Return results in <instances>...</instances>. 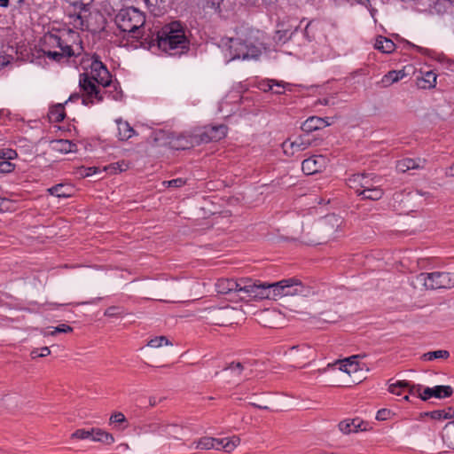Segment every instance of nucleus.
Segmentation results:
<instances>
[{"label":"nucleus","mask_w":454,"mask_h":454,"mask_svg":"<svg viewBox=\"0 0 454 454\" xmlns=\"http://www.w3.org/2000/svg\"><path fill=\"white\" fill-rule=\"evenodd\" d=\"M240 442V439L238 436H232L231 438H224L223 450L225 452H231Z\"/></svg>","instance_id":"obj_39"},{"label":"nucleus","mask_w":454,"mask_h":454,"mask_svg":"<svg viewBox=\"0 0 454 454\" xmlns=\"http://www.w3.org/2000/svg\"><path fill=\"white\" fill-rule=\"evenodd\" d=\"M437 75L433 71L426 72L423 76L418 77V86L421 89H432L436 84Z\"/></svg>","instance_id":"obj_26"},{"label":"nucleus","mask_w":454,"mask_h":454,"mask_svg":"<svg viewBox=\"0 0 454 454\" xmlns=\"http://www.w3.org/2000/svg\"><path fill=\"white\" fill-rule=\"evenodd\" d=\"M442 411H444L446 412V419L454 418V409L453 408L449 407L447 409H443Z\"/></svg>","instance_id":"obj_59"},{"label":"nucleus","mask_w":454,"mask_h":454,"mask_svg":"<svg viewBox=\"0 0 454 454\" xmlns=\"http://www.w3.org/2000/svg\"><path fill=\"white\" fill-rule=\"evenodd\" d=\"M152 431L158 432L160 434H166L175 439H179V434L182 431V426L177 423H162L153 426Z\"/></svg>","instance_id":"obj_16"},{"label":"nucleus","mask_w":454,"mask_h":454,"mask_svg":"<svg viewBox=\"0 0 454 454\" xmlns=\"http://www.w3.org/2000/svg\"><path fill=\"white\" fill-rule=\"evenodd\" d=\"M313 293L309 286H304L299 279L292 278L275 283L259 280L258 301L264 299L278 300L287 296L308 297Z\"/></svg>","instance_id":"obj_4"},{"label":"nucleus","mask_w":454,"mask_h":454,"mask_svg":"<svg viewBox=\"0 0 454 454\" xmlns=\"http://www.w3.org/2000/svg\"><path fill=\"white\" fill-rule=\"evenodd\" d=\"M95 169L96 168L82 167L81 168L78 169L77 174L81 177L90 176H91L92 174H94L96 172Z\"/></svg>","instance_id":"obj_53"},{"label":"nucleus","mask_w":454,"mask_h":454,"mask_svg":"<svg viewBox=\"0 0 454 454\" xmlns=\"http://www.w3.org/2000/svg\"><path fill=\"white\" fill-rule=\"evenodd\" d=\"M289 85L288 83H285L284 82H278V81H276V80H272V79H268V80H264V81H262L260 83H259V89L262 90V91H270L271 90H274V87H277V88H280V89H286V87Z\"/></svg>","instance_id":"obj_34"},{"label":"nucleus","mask_w":454,"mask_h":454,"mask_svg":"<svg viewBox=\"0 0 454 454\" xmlns=\"http://www.w3.org/2000/svg\"><path fill=\"white\" fill-rule=\"evenodd\" d=\"M73 331V328L67 325H65V324H62V325H59V326L57 327H54L52 331L47 333V332H44L43 333V335L46 336V335H55L56 333H71Z\"/></svg>","instance_id":"obj_42"},{"label":"nucleus","mask_w":454,"mask_h":454,"mask_svg":"<svg viewBox=\"0 0 454 454\" xmlns=\"http://www.w3.org/2000/svg\"><path fill=\"white\" fill-rule=\"evenodd\" d=\"M115 122L117 124L118 136L120 140L126 141L137 134L128 121L116 120Z\"/></svg>","instance_id":"obj_24"},{"label":"nucleus","mask_w":454,"mask_h":454,"mask_svg":"<svg viewBox=\"0 0 454 454\" xmlns=\"http://www.w3.org/2000/svg\"><path fill=\"white\" fill-rule=\"evenodd\" d=\"M223 446H224V438H223V439H215V438L213 449L223 450Z\"/></svg>","instance_id":"obj_57"},{"label":"nucleus","mask_w":454,"mask_h":454,"mask_svg":"<svg viewBox=\"0 0 454 454\" xmlns=\"http://www.w3.org/2000/svg\"><path fill=\"white\" fill-rule=\"evenodd\" d=\"M145 15L134 7L121 9L115 14V25L118 29L132 38H143L145 35Z\"/></svg>","instance_id":"obj_6"},{"label":"nucleus","mask_w":454,"mask_h":454,"mask_svg":"<svg viewBox=\"0 0 454 454\" xmlns=\"http://www.w3.org/2000/svg\"><path fill=\"white\" fill-rule=\"evenodd\" d=\"M434 419H446V412L442 410H436L427 413Z\"/></svg>","instance_id":"obj_51"},{"label":"nucleus","mask_w":454,"mask_h":454,"mask_svg":"<svg viewBox=\"0 0 454 454\" xmlns=\"http://www.w3.org/2000/svg\"><path fill=\"white\" fill-rule=\"evenodd\" d=\"M72 439L85 440L90 438L94 442L109 444L114 437L111 434L101 428H91L90 430L77 429L71 434Z\"/></svg>","instance_id":"obj_12"},{"label":"nucleus","mask_w":454,"mask_h":454,"mask_svg":"<svg viewBox=\"0 0 454 454\" xmlns=\"http://www.w3.org/2000/svg\"><path fill=\"white\" fill-rule=\"evenodd\" d=\"M229 51L231 55V59H257L261 54V50L254 45H248L246 43L242 42L240 39H229Z\"/></svg>","instance_id":"obj_9"},{"label":"nucleus","mask_w":454,"mask_h":454,"mask_svg":"<svg viewBox=\"0 0 454 454\" xmlns=\"http://www.w3.org/2000/svg\"><path fill=\"white\" fill-rule=\"evenodd\" d=\"M363 181L362 174H355L348 178L347 184L349 188L354 189L356 193L357 194V190H361V184Z\"/></svg>","instance_id":"obj_38"},{"label":"nucleus","mask_w":454,"mask_h":454,"mask_svg":"<svg viewBox=\"0 0 454 454\" xmlns=\"http://www.w3.org/2000/svg\"><path fill=\"white\" fill-rule=\"evenodd\" d=\"M116 450H118L119 454H130L129 451V446L126 443L121 442L119 445L115 448Z\"/></svg>","instance_id":"obj_55"},{"label":"nucleus","mask_w":454,"mask_h":454,"mask_svg":"<svg viewBox=\"0 0 454 454\" xmlns=\"http://www.w3.org/2000/svg\"><path fill=\"white\" fill-rule=\"evenodd\" d=\"M73 187L68 184H59L48 189L50 194L58 198H68L73 193Z\"/></svg>","instance_id":"obj_28"},{"label":"nucleus","mask_w":454,"mask_h":454,"mask_svg":"<svg viewBox=\"0 0 454 454\" xmlns=\"http://www.w3.org/2000/svg\"><path fill=\"white\" fill-rule=\"evenodd\" d=\"M70 4L79 7L80 9H84L86 4L92 2V0H66Z\"/></svg>","instance_id":"obj_52"},{"label":"nucleus","mask_w":454,"mask_h":454,"mask_svg":"<svg viewBox=\"0 0 454 454\" xmlns=\"http://www.w3.org/2000/svg\"><path fill=\"white\" fill-rule=\"evenodd\" d=\"M357 195L364 200H378L383 196V191L374 186L368 190H357Z\"/></svg>","instance_id":"obj_31"},{"label":"nucleus","mask_w":454,"mask_h":454,"mask_svg":"<svg viewBox=\"0 0 454 454\" xmlns=\"http://www.w3.org/2000/svg\"><path fill=\"white\" fill-rule=\"evenodd\" d=\"M156 288L161 292L171 294L181 291L182 285L175 279L161 281L156 284Z\"/></svg>","instance_id":"obj_29"},{"label":"nucleus","mask_w":454,"mask_h":454,"mask_svg":"<svg viewBox=\"0 0 454 454\" xmlns=\"http://www.w3.org/2000/svg\"><path fill=\"white\" fill-rule=\"evenodd\" d=\"M163 345H171V342L166 336L155 337L148 342V346L152 348H160Z\"/></svg>","instance_id":"obj_41"},{"label":"nucleus","mask_w":454,"mask_h":454,"mask_svg":"<svg viewBox=\"0 0 454 454\" xmlns=\"http://www.w3.org/2000/svg\"><path fill=\"white\" fill-rule=\"evenodd\" d=\"M239 311L232 307L213 308L207 311V319L215 325H228L234 323Z\"/></svg>","instance_id":"obj_10"},{"label":"nucleus","mask_w":454,"mask_h":454,"mask_svg":"<svg viewBox=\"0 0 454 454\" xmlns=\"http://www.w3.org/2000/svg\"><path fill=\"white\" fill-rule=\"evenodd\" d=\"M449 356H450L449 351L440 349V350L430 351V352L425 353L422 356V358L424 360L432 361L434 359H439V358L447 359Z\"/></svg>","instance_id":"obj_36"},{"label":"nucleus","mask_w":454,"mask_h":454,"mask_svg":"<svg viewBox=\"0 0 454 454\" xmlns=\"http://www.w3.org/2000/svg\"><path fill=\"white\" fill-rule=\"evenodd\" d=\"M127 168H128V164L125 163L124 161L115 163V173L117 172V170H119V172H122V171L126 170Z\"/></svg>","instance_id":"obj_58"},{"label":"nucleus","mask_w":454,"mask_h":454,"mask_svg":"<svg viewBox=\"0 0 454 454\" xmlns=\"http://www.w3.org/2000/svg\"><path fill=\"white\" fill-rule=\"evenodd\" d=\"M298 350H301L302 352V355H301V357L302 358H309V356L307 355V353H309L310 352V348L309 347L306 346V345H302V346H293L291 348H290V351L291 352H294V351H298Z\"/></svg>","instance_id":"obj_49"},{"label":"nucleus","mask_w":454,"mask_h":454,"mask_svg":"<svg viewBox=\"0 0 454 454\" xmlns=\"http://www.w3.org/2000/svg\"><path fill=\"white\" fill-rule=\"evenodd\" d=\"M13 209L12 201L6 198L0 197V211H8Z\"/></svg>","instance_id":"obj_48"},{"label":"nucleus","mask_w":454,"mask_h":454,"mask_svg":"<svg viewBox=\"0 0 454 454\" xmlns=\"http://www.w3.org/2000/svg\"><path fill=\"white\" fill-rule=\"evenodd\" d=\"M363 175V181L361 184V190H368V189H371L372 187H374V182L372 179L369 178V176L366 175V174H362Z\"/></svg>","instance_id":"obj_46"},{"label":"nucleus","mask_w":454,"mask_h":454,"mask_svg":"<svg viewBox=\"0 0 454 454\" xmlns=\"http://www.w3.org/2000/svg\"><path fill=\"white\" fill-rule=\"evenodd\" d=\"M416 282L425 286L426 289L431 290L439 288H451L454 286V279L448 272H423L416 277Z\"/></svg>","instance_id":"obj_8"},{"label":"nucleus","mask_w":454,"mask_h":454,"mask_svg":"<svg viewBox=\"0 0 454 454\" xmlns=\"http://www.w3.org/2000/svg\"><path fill=\"white\" fill-rule=\"evenodd\" d=\"M13 168L14 166L11 162L7 160L0 161V173H10Z\"/></svg>","instance_id":"obj_50"},{"label":"nucleus","mask_w":454,"mask_h":454,"mask_svg":"<svg viewBox=\"0 0 454 454\" xmlns=\"http://www.w3.org/2000/svg\"><path fill=\"white\" fill-rule=\"evenodd\" d=\"M389 415H390L389 410L382 409L377 412L376 419L378 420H386L388 419Z\"/></svg>","instance_id":"obj_54"},{"label":"nucleus","mask_w":454,"mask_h":454,"mask_svg":"<svg viewBox=\"0 0 454 454\" xmlns=\"http://www.w3.org/2000/svg\"><path fill=\"white\" fill-rule=\"evenodd\" d=\"M453 394V389L450 386H435L434 387H425L422 393H419V398L422 401H427L431 397L438 399L450 397Z\"/></svg>","instance_id":"obj_13"},{"label":"nucleus","mask_w":454,"mask_h":454,"mask_svg":"<svg viewBox=\"0 0 454 454\" xmlns=\"http://www.w3.org/2000/svg\"><path fill=\"white\" fill-rule=\"evenodd\" d=\"M284 90L285 89H280V88H277V87H274V90H271V91L275 94H282L284 93Z\"/></svg>","instance_id":"obj_63"},{"label":"nucleus","mask_w":454,"mask_h":454,"mask_svg":"<svg viewBox=\"0 0 454 454\" xmlns=\"http://www.w3.org/2000/svg\"><path fill=\"white\" fill-rule=\"evenodd\" d=\"M83 20L80 14H77L74 16V26L76 28L83 29Z\"/></svg>","instance_id":"obj_56"},{"label":"nucleus","mask_w":454,"mask_h":454,"mask_svg":"<svg viewBox=\"0 0 454 454\" xmlns=\"http://www.w3.org/2000/svg\"><path fill=\"white\" fill-rule=\"evenodd\" d=\"M445 174L448 176H454V163L446 169Z\"/></svg>","instance_id":"obj_62"},{"label":"nucleus","mask_w":454,"mask_h":454,"mask_svg":"<svg viewBox=\"0 0 454 454\" xmlns=\"http://www.w3.org/2000/svg\"><path fill=\"white\" fill-rule=\"evenodd\" d=\"M212 141H219L225 137L227 133V127L223 124L216 126H207Z\"/></svg>","instance_id":"obj_33"},{"label":"nucleus","mask_w":454,"mask_h":454,"mask_svg":"<svg viewBox=\"0 0 454 454\" xmlns=\"http://www.w3.org/2000/svg\"><path fill=\"white\" fill-rule=\"evenodd\" d=\"M425 162L426 160L421 159L405 158L397 161L396 169L404 173L410 169L423 168Z\"/></svg>","instance_id":"obj_19"},{"label":"nucleus","mask_w":454,"mask_h":454,"mask_svg":"<svg viewBox=\"0 0 454 454\" xmlns=\"http://www.w3.org/2000/svg\"><path fill=\"white\" fill-rule=\"evenodd\" d=\"M44 43L52 48H58L59 51H45L43 53L49 58L58 62L64 59H67L74 55L72 46L69 45L66 40L55 34H49L44 37Z\"/></svg>","instance_id":"obj_7"},{"label":"nucleus","mask_w":454,"mask_h":454,"mask_svg":"<svg viewBox=\"0 0 454 454\" xmlns=\"http://www.w3.org/2000/svg\"><path fill=\"white\" fill-rule=\"evenodd\" d=\"M223 370L224 371L231 370V371L237 372L238 375H240L242 371L244 370V366L239 362H237V363L232 362L228 366H226Z\"/></svg>","instance_id":"obj_47"},{"label":"nucleus","mask_w":454,"mask_h":454,"mask_svg":"<svg viewBox=\"0 0 454 454\" xmlns=\"http://www.w3.org/2000/svg\"><path fill=\"white\" fill-rule=\"evenodd\" d=\"M115 100L121 99L122 98V91L121 90H119L118 84L115 83Z\"/></svg>","instance_id":"obj_60"},{"label":"nucleus","mask_w":454,"mask_h":454,"mask_svg":"<svg viewBox=\"0 0 454 454\" xmlns=\"http://www.w3.org/2000/svg\"><path fill=\"white\" fill-rule=\"evenodd\" d=\"M220 294H234L243 301H258L259 280L249 278H221L215 285Z\"/></svg>","instance_id":"obj_5"},{"label":"nucleus","mask_w":454,"mask_h":454,"mask_svg":"<svg viewBox=\"0 0 454 454\" xmlns=\"http://www.w3.org/2000/svg\"><path fill=\"white\" fill-rule=\"evenodd\" d=\"M374 46L383 53H391L395 49L393 41L384 36L377 37Z\"/></svg>","instance_id":"obj_30"},{"label":"nucleus","mask_w":454,"mask_h":454,"mask_svg":"<svg viewBox=\"0 0 454 454\" xmlns=\"http://www.w3.org/2000/svg\"><path fill=\"white\" fill-rule=\"evenodd\" d=\"M443 443L454 450V421L448 422L442 431Z\"/></svg>","instance_id":"obj_27"},{"label":"nucleus","mask_w":454,"mask_h":454,"mask_svg":"<svg viewBox=\"0 0 454 454\" xmlns=\"http://www.w3.org/2000/svg\"><path fill=\"white\" fill-rule=\"evenodd\" d=\"M310 145L311 142L306 136H300L294 141L286 140L282 144V148L284 152H286L287 147L290 146L291 150L294 151L295 153L306 150Z\"/></svg>","instance_id":"obj_17"},{"label":"nucleus","mask_w":454,"mask_h":454,"mask_svg":"<svg viewBox=\"0 0 454 454\" xmlns=\"http://www.w3.org/2000/svg\"><path fill=\"white\" fill-rule=\"evenodd\" d=\"M157 403H158V401H157L156 397H151L149 399V404L151 406H155L157 404Z\"/></svg>","instance_id":"obj_64"},{"label":"nucleus","mask_w":454,"mask_h":454,"mask_svg":"<svg viewBox=\"0 0 454 454\" xmlns=\"http://www.w3.org/2000/svg\"><path fill=\"white\" fill-rule=\"evenodd\" d=\"M112 75L106 67L98 59H94L90 65V73L80 74L79 85L84 92L82 103L84 105L100 102L103 99L102 90L96 84L102 85L103 89L110 85Z\"/></svg>","instance_id":"obj_1"},{"label":"nucleus","mask_w":454,"mask_h":454,"mask_svg":"<svg viewBox=\"0 0 454 454\" xmlns=\"http://www.w3.org/2000/svg\"><path fill=\"white\" fill-rule=\"evenodd\" d=\"M51 354V350L48 347H43L40 349H34L31 351V357L33 359L35 358H37V357H44V356H47Z\"/></svg>","instance_id":"obj_43"},{"label":"nucleus","mask_w":454,"mask_h":454,"mask_svg":"<svg viewBox=\"0 0 454 454\" xmlns=\"http://www.w3.org/2000/svg\"><path fill=\"white\" fill-rule=\"evenodd\" d=\"M404 76V73L403 71H389L387 74H385L381 79V84L383 87H387L394 82H398Z\"/></svg>","instance_id":"obj_32"},{"label":"nucleus","mask_w":454,"mask_h":454,"mask_svg":"<svg viewBox=\"0 0 454 454\" xmlns=\"http://www.w3.org/2000/svg\"><path fill=\"white\" fill-rule=\"evenodd\" d=\"M112 75L106 67L98 59H94L90 65V73L80 74L79 85L84 92L82 103L84 105L100 102L103 99L102 90L96 84L102 85L103 89L110 85Z\"/></svg>","instance_id":"obj_2"},{"label":"nucleus","mask_w":454,"mask_h":454,"mask_svg":"<svg viewBox=\"0 0 454 454\" xmlns=\"http://www.w3.org/2000/svg\"><path fill=\"white\" fill-rule=\"evenodd\" d=\"M325 159L323 156H313L304 160L301 163V169L306 175H312L319 172L324 166Z\"/></svg>","instance_id":"obj_15"},{"label":"nucleus","mask_w":454,"mask_h":454,"mask_svg":"<svg viewBox=\"0 0 454 454\" xmlns=\"http://www.w3.org/2000/svg\"><path fill=\"white\" fill-rule=\"evenodd\" d=\"M215 438L203 437L197 442V449L210 450L214 448Z\"/></svg>","instance_id":"obj_40"},{"label":"nucleus","mask_w":454,"mask_h":454,"mask_svg":"<svg viewBox=\"0 0 454 454\" xmlns=\"http://www.w3.org/2000/svg\"><path fill=\"white\" fill-rule=\"evenodd\" d=\"M51 148L62 153H67L77 151V145L69 140L58 139L51 142Z\"/></svg>","instance_id":"obj_25"},{"label":"nucleus","mask_w":454,"mask_h":454,"mask_svg":"<svg viewBox=\"0 0 454 454\" xmlns=\"http://www.w3.org/2000/svg\"><path fill=\"white\" fill-rule=\"evenodd\" d=\"M340 226V219L335 215L326 216L321 226V231L326 237H332Z\"/></svg>","instance_id":"obj_22"},{"label":"nucleus","mask_w":454,"mask_h":454,"mask_svg":"<svg viewBox=\"0 0 454 454\" xmlns=\"http://www.w3.org/2000/svg\"><path fill=\"white\" fill-rule=\"evenodd\" d=\"M404 389L408 390L409 395L418 397H419V393H422V386L419 384H411L409 382V387H406Z\"/></svg>","instance_id":"obj_44"},{"label":"nucleus","mask_w":454,"mask_h":454,"mask_svg":"<svg viewBox=\"0 0 454 454\" xmlns=\"http://www.w3.org/2000/svg\"><path fill=\"white\" fill-rule=\"evenodd\" d=\"M330 125V122L324 118L312 116L308 118L301 125V129L306 133H310L312 131L320 129L322 128L327 127Z\"/></svg>","instance_id":"obj_18"},{"label":"nucleus","mask_w":454,"mask_h":454,"mask_svg":"<svg viewBox=\"0 0 454 454\" xmlns=\"http://www.w3.org/2000/svg\"><path fill=\"white\" fill-rule=\"evenodd\" d=\"M49 118L51 121L60 122L65 118V111L62 104H58L51 108L49 112Z\"/></svg>","instance_id":"obj_35"},{"label":"nucleus","mask_w":454,"mask_h":454,"mask_svg":"<svg viewBox=\"0 0 454 454\" xmlns=\"http://www.w3.org/2000/svg\"><path fill=\"white\" fill-rule=\"evenodd\" d=\"M364 422L359 419H346L339 424V428L344 434L356 433L358 431L365 430L363 428Z\"/></svg>","instance_id":"obj_20"},{"label":"nucleus","mask_w":454,"mask_h":454,"mask_svg":"<svg viewBox=\"0 0 454 454\" xmlns=\"http://www.w3.org/2000/svg\"><path fill=\"white\" fill-rule=\"evenodd\" d=\"M162 184L167 187L177 188L185 184V180L183 178H176L169 181H164Z\"/></svg>","instance_id":"obj_45"},{"label":"nucleus","mask_w":454,"mask_h":454,"mask_svg":"<svg viewBox=\"0 0 454 454\" xmlns=\"http://www.w3.org/2000/svg\"><path fill=\"white\" fill-rule=\"evenodd\" d=\"M133 432L134 429L130 426L128 419L121 412L115 411V439L132 434Z\"/></svg>","instance_id":"obj_14"},{"label":"nucleus","mask_w":454,"mask_h":454,"mask_svg":"<svg viewBox=\"0 0 454 454\" xmlns=\"http://www.w3.org/2000/svg\"><path fill=\"white\" fill-rule=\"evenodd\" d=\"M10 62V60L4 57V56H0V67H5L6 65H8Z\"/></svg>","instance_id":"obj_61"},{"label":"nucleus","mask_w":454,"mask_h":454,"mask_svg":"<svg viewBox=\"0 0 454 454\" xmlns=\"http://www.w3.org/2000/svg\"><path fill=\"white\" fill-rule=\"evenodd\" d=\"M409 387V381L406 380H398L395 383H391L388 387V391L395 395H401L402 391L405 390L404 388Z\"/></svg>","instance_id":"obj_37"},{"label":"nucleus","mask_w":454,"mask_h":454,"mask_svg":"<svg viewBox=\"0 0 454 454\" xmlns=\"http://www.w3.org/2000/svg\"><path fill=\"white\" fill-rule=\"evenodd\" d=\"M360 357L359 355L351 356L348 358H345L341 361H340V367L339 369L348 375H351L352 373H356L360 368L359 364L357 362V359Z\"/></svg>","instance_id":"obj_21"},{"label":"nucleus","mask_w":454,"mask_h":454,"mask_svg":"<svg viewBox=\"0 0 454 454\" xmlns=\"http://www.w3.org/2000/svg\"><path fill=\"white\" fill-rule=\"evenodd\" d=\"M155 43L160 50L172 56L183 53L189 43L180 21L166 24L160 30L153 33L149 45Z\"/></svg>","instance_id":"obj_3"},{"label":"nucleus","mask_w":454,"mask_h":454,"mask_svg":"<svg viewBox=\"0 0 454 454\" xmlns=\"http://www.w3.org/2000/svg\"><path fill=\"white\" fill-rule=\"evenodd\" d=\"M177 149H188L200 144L212 142V137L209 135L207 127L200 129L191 135H181L176 139Z\"/></svg>","instance_id":"obj_11"},{"label":"nucleus","mask_w":454,"mask_h":454,"mask_svg":"<svg viewBox=\"0 0 454 454\" xmlns=\"http://www.w3.org/2000/svg\"><path fill=\"white\" fill-rule=\"evenodd\" d=\"M145 5L154 16H160L168 10L166 0H145Z\"/></svg>","instance_id":"obj_23"}]
</instances>
